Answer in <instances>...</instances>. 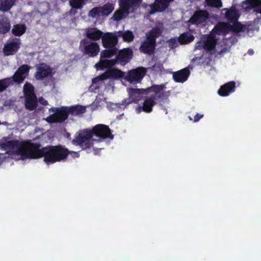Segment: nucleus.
<instances>
[{"mask_svg": "<svg viewBox=\"0 0 261 261\" xmlns=\"http://www.w3.org/2000/svg\"><path fill=\"white\" fill-rule=\"evenodd\" d=\"M103 33L96 28H89L85 31V36L91 40L97 41L101 38Z\"/></svg>", "mask_w": 261, "mask_h": 261, "instance_id": "5701e85b", "label": "nucleus"}, {"mask_svg": "<svg viewBox=\"0 0 261 261\" xmlns=\"http://www.w3.org/2000/svg\"><path fill=\"white\" fill-rule=\"evenodd\" d=\"M155 96L158 97V96L154 94V95L146 98L143 103L142 106L138 108L139 112H140V110L146 113L151 112L152 111V107L155 105Z\"/></svg>", "mask_w": 261, "mask_h": 261, "instance_id": "b1692460", "label": "nucleus"}, {"mask_svg": "<svg viewBox=\"0 0 261 261\" xmlns=\"http://www.w3.org/2000/svg\"><path fill=\"white\" fill-rule=\"evenodd\" d=\"M206 4L211 7L219 8L222 7L221 0H205Z\"/></svg>", "mask_w": 261, "mask_h": 261, "instance_id": "79ce46f5", "label": "nucleus"}, {"mask_svg": "<svg viewBox=\"0 0 261 261\" xmlns=\"http://www.w3.org/2000/svg\"><path fill=\"white\" fill-rule=\"evenodd\" d=\"M79 48L83 55L89 58L96 57L100 51L99 45L97 42L89 41L87 39L81 40Z\"/></svg>", "mask_w": 261, "mask_h": 261, "instance_id": "0eeeda50", "label": "nucleus"}, {"mask_svg": "<svg viewBox=\"0 0 261 261\" xmlns=\"http://www.w3.org/2000/svg\"><path fill=\"white\" fill-rule=\"evenodd\" d=\"M235 89V82L230 81L221 86L218 91V93L221 96H227L230 93L234 92Z\"/></svg>", "mask_w": 261, "mask_h": 261, "instance_id": "aec40b11", "label": "nucleus"}, {"mask_svg": "<svg viewBox=\"0 0 261 261\" xmlns=\"http://www.w3.org/2000/svg\"><path fill=\"white\" fill-rule=\"evenodd\" d=\"M190 74L188 68H184L173 73V79L176 83H184L186 81Z\"/></svg>", "mask_w": 261, "mask_h": 261, "instance_id": "4be33fe9", "label": "nucleus"}, {"mask_svg": "<svg viewBox=\"0 0 261 261\" xmlns=\"http://www.w3.org/2000/svg\"><path fill=\"white\" fill-rule=\"evenodd\" d=\"M232 23L233 24L231 25L230 27V31H232L233 32L236 33L245 32L247 29V27L246 25L242 24L238 20Z\"/></svg>", "mask_w": 261, "mask_h": 261, "instance_id": "f704fd0d", "label": "nucleus"}, {"mask_svg": "<svg viewBox=\"0 0 261 261\" xmlns=\"http://www.w3.org/2000/svg\"><path fill=\"white\" fill-rule=\"evenodd\" d=\"M53 68L45 63H40L36 66L35 77L37 80L42 81L54 75Z\"/></svg>", "mask_w": 261, "mask_h": 261, "instance_id": "9b49d317", "label": "nucleus"}, {"mask_svg": "<svg viewBox=\"0 0 261 261\" xmlns=\"http://www.w3.org/2000/svg\"><path fill=\"white\" fill-rule=\"evenodd\" d=\"M92 137L95 136L98 139H113L114 136L109 127L103 124H98L95 125L92 129L90 128Z\"/></svg>", "mask_w": 261, "mask_h": 261, "instance_id": "1a4fd4ad", "label": "nucleus"}, {"mask_svg": "<svg viewBox=\"0 0 261 261\" xmlns=\"http://www.w3.org/2000/svg\"><path fill=\"white\" fill-rule=\"evenodd\" d=\"M92 138L90 128L80 130L76 134L74 139L72 141V143L74 145L80 146L82 149H86L90 148L92 145Z\"/></svg>", "mask_w": 261, "mask_h": 261, "instance_id": "423d86ee", "label": "nucleus"}, {"mask_svg": "<svg viewBox=\"0 0 261 261\" xmlns=\"http://www.w3.org/2000/svg\"><path fill=\"white\" fill-rule=\"evenodd\" d=\"M114 9V5L110 3H107L101 7H96L92 8L89 12V15L92 18L97 16H107L111 14Z\"/></svg>", "mask_w": 261, "mask_h": 261, "instance_id": "9d476101", "label": "nucleus"}, {"mask_svg": "<svg viewBox=\"0 0 261 261\" xmlns=\"http://www.w3.org/2000/svg\"><path fill=\"white\" fill-rule=\"evenodd\" d=\"M239 14L235 8H231L227 10L225 17L227 20L230 22L237 21L239 17Z\"/></svg>", "mask_w": 261, "mask_h": 261, "instance_id": "2f4dec72", "label": "nucleus"}, {"mask_svg": "<svg viewBox=\"0 0 261 261\" xmlns=\"http://www.w3.org/2000/svg\"><path fill=\"white\" fill-rule=\"evenodd\" d=\"M86 107L81 105H74L67 107L68 114L76 116L83 114L86 112Z\"/></svg>", "mask_w": 261, "mask_h": 261, "instance_id": "cd10ccee", "label": "nucleus"}, {"mask_svg": "<svg viewBox=\"0 0 261 261\" xmlns=\"http://www.w3.org/2000/svg\"><path fill=\"white\" fill-rule=\"evenodd\" d=\"M42 104L43 105H47L48 104V102L46 100H43L42 102H41Z\"/></svg>", "mask_w": 261, "mask_h": 261, "instance_id": "49530a36", "label": "nucleus"}, {"mask_svg": "<svg viewBox=\"0 0 261 261\" xmlns=\"http://www.w3.org/2000/svg\"><path fill=\"white\" fill-rule=\"evenodd\" d=\"M174 0H155L154 2L150 5V11L149 14L152 15L156 12H162L165 11Z\"/></svg>", "mask_w": 261, "mask_h": 261, "instance_id": "2eb2a0df", "label": "nucleus"}, {"mask_svg": "<svg viewBox=\"0 0 261 261\" xmlns=\"http://www.w3.org/2000/svg\"><path fill=\"white\" fill-rule=\"evenodd\" d=\"M85 0H70L69 4L72 9H82L85 5Z\"/></svg>", "mask_w": 261, "mask_h": 261, "instance_id": "ea45409f", "label": "nucleus"}, {"mask_svg": "<svg viewBox=\"0 0 261 261\" xmlns=\"http://www.w3.org/2000/svg\"><path fill=\"white\" fill-rule=\"evenodd\" d=\"M20 39L19 38H13L7 41L3 48V53L6 56L13 55L20 48Z\"/></svg>", "mask_w": 261, "mask_h": 261, "instance_id": "4468645a", "label": "nucleus"}, {"mask_svg": "<svg viewBox=\"0 0 261 261\" xmlns=\"http://www.w3.org/2000/svg\"><path fill=\"white\" fill-rule=\"evenodd\" d=\"M165 88V86L164 85H153L145 89H130L128 91V99L123 100L121 105L126 107L130 103H137L142 98L143 94H147L152 92L158 96V98H163L165 95L163 91Z\"/></svg>", "mask_w": 261, "mask_h": 261, "instance_id": "f257e3e1", "label": "nucleus"}, {"mask_svg": "<svg viewBox=\"0 0 261 261\" xmlns=\"http://www.w3.org/2000/svg\"><path fill=\"white\" fill-rule=\"evenodd\" d=\"M118 35L119 37H122L123 41L126 42L133 41L135 38L133 32L128 30L125 32L119 31L118 32Z\"/></svg>", "mask_w": 261, "mask_h": 261, "instance_id": "4c0bfd02", "label": "nucleus"}, {"mask_svg": "<svg viewBox=\"0 0 261 261\" xmlns=\"http://www.w3.org/2000/svg\"><path fill=\"white\" fill-rule=\"evenodd\" d=\"M143 0H118L119 8L114 13L112 19L116 21L126 18L135 13L140 7Z\"/></svg>", "mask_w": 261, "mask_h": 261, "instance_id": "f03ea898", "label": "nucleus"}, {"mask_svg": "<svg viewBox=\"0 0 261 261\" xmlns=\"http://www.w3.org/2000/svg\"><path fill=\"white\" fill-rule=\"evenodd\" d=\"M21 145L23 144H20L18 140H15L8 141L7 142L4 143L3 146L6 149L14 150L15 149H17L16 152L17 154H19V148Z\"/></svg>", "mask_w": 261, "mask_h": 261, "instance_id": "c756f323", "label": "nucleus"}, {"mask_svg": "<svg viewBox=\"0 0 261 261\" xmlns=\"http://www.w3.org/2000/svg\"><path fill=\"white\" fill-rule=\"evenodd\" d=\"M248 54L250 55H252L254 54V51L252 49H250L248 50Z\"/></svg>", "mask_w": 261, "mask_h": 261, "instance_id": "a18cd8bd", "label": "nucleus"}, {"mask_svg": "<svg viewBox=\"0 0 261 261\" xmlns=\"http://www.w3.org/2000/svg\"><path fill=\"white\" fill-rule=\"evenodd\" d=\"M104 59L100 58L99 61L95 64V66L97 70L111 68L117 63L116 58L110 60Z\"/></svg>", "mask_w": 261, "mask_h": 261, "instance_id": "393cba45", "label": "nucleus"}, {"mask_svg": "<svg viewBox=\"0 0 261 261\" xmlns=\"http://www.w3.org/2000/svg\"><path fill=\"white\" fill-rule=\"evenodd\" d=\"M24 96L36 95L34 86L30 83L27 82L23 86Z\"/></svg>", "mask_w": 261, "mask_h": 261, "instance_id": "58836bf2", "label": "nucleus"}, {"mask_svg": "<svg viewBox=\"0 0 261 261\" xmlns=\"http://www.w3.org/2000/svg\"><path fill=\"white\" fill-rule=\"evenodd\" d=\"M116 59L117 63L125 65L129 63L134 56L133 50L130 47L123 48L117 51Z\"/></svg>", "mask_w": 261, "mask_h": 261, "instance_id": "f8f14e48", "label": "nucleus"}, {"mask_svg": "<svg viewBox=\"0 0 261 261\" xmlns=\"http://www.w3.org/2000/svg\"><path fill=\"white\" fill-rule=\"evenodd\" d=\"M49 111L55 112L45 119L49 123L64 122L69 116L67 107H62L60 108H51Z\"/></svg>", "mask_w": 261, "mask_h": 261, "instance_id": "6e6552de", "label": "nucleus"}, {"mask_svg": "<svg viewBox=\"0 0 261 261\" xmlns=\"http://www.w3.org/2000/svg\"><path fill=\"white\" fill-rule=\"evenodd\" d=\"M231 24L228 23L220 22H218L213 29L211 31V35L216 36V35H225L230 31Z\"/></svg>", "mask_w": 261, "mask_h": 261, "instance_id": "6ab92c4d", "label": "nucleus"}, {"mask_svg": "<svg viewBox=\"0 0 261 261\" xmlns=\"http://www.w3.org/2000/svg\"><path fill=\"white\" fill-rule=\"evenodd\" d=\"M70 134L68 133L66 134V137H67V138H69V137H70Z\"/></svg>", "mask_w": 261, "mask_h": 261, "instance_id": "de8ad7c7", "label": "nucleus"}, {"mask_svg": "<svg viewBox=\"0 0 261 261\" xmlns=\"http://www.w3.org/2000/svg\"><path fill=\"white\" fill-rule=\"evenodd\" d=\"M11 29V24L9 19L3 17L0 19V33L5 34L9 32Z\"/></svg>", "mask_w": 261, "mask_h": 261, "instance_id": "7c9ffc66", "label": "nucleus"}, {"mask_svg": "<svg viewBox=\"0 0 261 261\" xmlns=\"http://www.w3.org/2000/svg\"><path fill=\"white\" fill-rule=\"evenodd\" d=\"M209 13L206 10L196 11L189 20L192 24L199 25L205 22L208 18Z\"/></svg>", "mask_w": 261, "mask_h": 261, "instance_id": "dca6fc26", "label": "nucleus"}, {"mask_svg": "<svg viewBox=\"0 0 261 261\" xmlns=\"http://www.w3.org/2000/svg\"><path fill=\"white\" fill-rule=\"evenodd\" d=\"M27 28L24 24H16L13 25L12 29L13 35L15 36H20L26 31Z\"/></svg>", "mask_w": 261, "mask_h": 261, "instance_id": "c9c22d12", "label": "nucleus"}, {"mask_svg": "<svg viewBox=\"0 0 261 261\" xmlns=\"http://www.w3.org/2000/svg\"><path fill=\"white\" fill-rule=\"evenodd\" d=\"M217 42L213 37H208L206 40L203 42H199L196 45V48L198 49H204L211 51L213 50L216 47Z\"/></svg>", "mask_w": 261, "mask_h": 261, "instance_id": "412c9836", "label": "nucleus"}, {"mask_svg": "<svg viewBox=\"0 0 261 261\" xmlns=\"http://www.w3.org/2000/svg\"><path fill=\"white\" fill-rule=\"evenodd\" d=\"M146 68L138 67L128 71L125 79L130 83H137L141 82L146 72Z\"/></svg>", "mask_w": 261, "mask_h": 261, "instance_id": "ddd939ff", "label": "nucleus"}, {"mask_svg": "<svg viewBox=\"0 0 261 261\" xmlns=\"http://www.w3.org/2000/svg\"><path fill=\"white\" fill-rule=\"evenodd\" d=\"M25 106L30 111L35 110L37 107V98L36 95L25 96Z\"/></svg>", "mask_w": 261, "mask_h": 261, "instance_id": "bb28decb", "label": "nucleus"}, {"mask_svg": "<svg viewBox=\"0 0 261 261\" xmlns=\"http://www.w3.org/2000/svg\"><path fill=\"white\" fill-rule=\"evenodd\" d=\"M161 34V31L159 28H154L151 30L147 34L146 39L142 42L139 47L141 53L148 55L154 53L156 45V39Z\"/></svg>", "mask_w": 261, "mask_h": 261, "instance_id": "39448f33", "label": "nucleus"}, {"mask_svg": "<svg viewBox=\"0 0 261 261\" xmlns=\"http://www.w3.org/2000/svg\"><path fill=\"white\" fill-rule=\"evenodd\" d=\"M40 147L41 144L38 143L29 142L26 145H21L19 148V154L22 159L45 158V147L40 148Z\"/></svg>", "mask_w": 261, "mask_h": 261, "instance_id": "20e7f679", "label": "nucleus"}, {"mask_svg": "<svg viewBox=\"0 0 261 261\" xmlns=\"http://www.w3.org/2000/svg\"><path fill=\"white\" fill-rule=\"evenodd\" d=\"M69 150L60 145L45 147L44 161L46 164L55 163L63 161L68 156Z\"/></svg>", "mask_w": 261, "mask_h": 261, "instance_id": "7ed1b4c3", "label": "nucleus"}, {"mask_svg": "<svg viewBox=\"0 0 261 261\" xmlns=\"http://www.w3.org/2000/svg\"><path fill=\"white\" fill-rule=\"evenodd\" d=\"M245 3L247 5L246 9L254 8L256 12L261 14V0H246Z\"/></svg>", "mask_w": 261, "mask_h": 261, "instance_id": "c85d7f7f", "label": "nucleus"}, {"mask_svg": "<svg viewBox=\"0 0 261 261\" xmlns=\"http://www.w3.org/2000/svg\"><path fill=\"white\" fill-rule=\"evenodd\" d=\"M11 83L10 78H6L0 80V92L5 91Z\"/></svg>", "mask_w": 261, "mask_h": 261, "instance_id": "a19ab883", "label": "nucleus"}, {"mask_svg": "<svg viewBox=\"0 0 261 261\" xmlns=\"http://www.w3.org/2000/svg\"><path fill=\"white\" fill-rule=\"evenodd\" d=\"M118 49L116 47H110L102 50L100 53L101 58H110L117 55Z\"/></svg>", "mask_w": 261, "mask_h": 261, "instance_id": "72a5a7b5", "label": "nucleus"}, {"mask_svg": "<svg viewBox=\"0 0 261 261\" xmlns=\"http://www.w3.org/2000/svg\"><path fill=\"white\" fill-rule=\"evenodd\" d=\"M68 155L71 156L72 158L74 159V158H79L80 156V154L78 152L69 150Z\"/></svg>", "mask_w": 261, "mask_h": 261, "instance_id": "37998d69", "label": "nucleus"}, {"mask_svg": "<svg viewBox=\"0 0 261 261\" xmlns=\"http://www.w3.org/2000/svg\"><path fill=\"white\" fill-rule=\"evenodd\" d=\"M15 0H0V11L7 12L14 5Z\"/></svg>", "mask_w": 261, "mask_h": 261, "instance_id": "473e14b6", "label": "nucleus"}, {"mask_svg": "<svg viewBox=\"0 0 261 261\" xmlns=\"http://www.w3.org/2000/svg\"><path fill=\"white\" fill-rule=\"evenodd\" d=\"M124 75V73L123 71L117 69H112L103 74L101 75V79L103 80L107 78L116 79L123 77Z\"/></svg>", "mask_w": 261, "mask_h": 261, "instance_id": "a878e982", "label": "nucleus"}, {"mask_svg": "<svg viewBox=\"0 0 261 261\" xmlns=\"http://www.w3.org/2000/svg\"><path fill=\"white\" fill-rule=\"evenodd\" d=\"M194 39V36L188 32L181 34L178 38V41L181 44H185L190 43L193 41Z\"/></svg>", "mask_w": 261, "mask_h": 261, "instance_id": "e433bc0d", "label": "nucleus"}, {"mask_svg": "<svg viewBox=\"0 0 261 261\" xmlns=\"http://www.w3.org/2000/svg\"><path fill=\"white\" fill-rule=\"evenodd\" d=\"M30 69V66L27 64L20 66L12 76L13 81L18 84L22 83L25 79L26 74L29 72Z\"/></svg>", "mask_w": 261, "mask_h": 261, "instance_id": "a211bd4d", "label": "nucleus"}, {"mask_svg": "<svg viewBox=\"0 0 261 261\" xmlns=\"http://www.w3.org/2000/svg\"><path fill=\"white\" fill-rule=\"evenodd\" d=\"M101 39L102 46L105 48L116 47L118 41L117 36L110 32L103 33Z\"/></svg>", "mask_w": 261, "mask_h": 261, "instance_id": "f3484780", "label": "nucleus"}, {"mask_svg": "<svg viewBox=\"0 0 261 261\" xmlns=\"http://www.w3.org/2000/svg\"><path fill=\"white\" fill-rule=\"evenodd\" d=\"M203 116V115L200 114L199 113H197L195 116H194V122H197L201 118H202Z\"/></svg>", "mask_w": 261, "mask_h": 261, "instance_id": "c03bdc74", "label": "nucleus"}]
</instances>
